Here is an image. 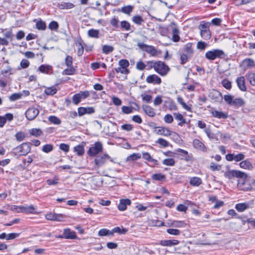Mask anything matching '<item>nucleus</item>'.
Masks as SVG:
<instances>
[{"label":"nucleus","mask_w":255,"mask_h":255,"mask_svg":"<svg viewBox=\"0 0 255 255\" xmlns=\"http://www.w3.org/2000/svg\"><path fill=\"white\" fill-rule=\"evenodd\" d=\"M63 235L64 238L67 239H75L77 238L75 232L71 231L69 228L64 230Z\"/></svg>","instance_id":"nucleus-18"},{"label":"nucleus","mask_w":255,"mask_h":255,"mask_svg":"<svg viewBox=\"0 0 255 255\" xmlns=\"http://www.w3.org/2000/svg\"><path fill=\"white\" fill-rule=\"evenodd\" d=\"M131 204V201L129 199H122L120 200L118 208L120 211H125L127 209V206Z\"/></svg>","instance_id":"nucleus-14"},{"label":"nucleus","mask_w":255,"mask_h":255,"mask_svg":"<svg viewBox=\"0 0 255 255\" xmlns=\"http://www.w3.org/2000/svg\"><path fill=\"white\" fill-rule=\"evenodd\" d=\"M39 111L35 107H30L25 112V115L27 119L29 121L34 120L39 114Z\"/></svg>","instance_id":"nucleus-8"},{"label":"nucleus","mask_w":255,"mask_h":255,"mask_svg":"<svg viewBox=\"0 0 255 255\" xmlns=\"http://www.w3.org/2000/svg\"><path fill=\"white\" fill-rule=\"evenodd\" d=\"M179 241L177 240H165L160 241L159 244L162 246L172 247L177 245Z\"/></svg>","instance_id":"nucleus-16"},{"label":"nucleus","mask_w":255,"mask_h":255,"mask_svg":"<svg viewBox=\"0 0 255 255\" xmlns=\"http://www.w3.org/2000/svg\"><path fill=\"white\" fill-rule=\"evenodd\" d=\"M142 109L145 114L150 117H153L156 114L153 108L150 106L143 105Z\"/></svg>","instance_id":"nucleus-20"},{"label":"nucleus","mask_w":255,"mask_h":255,"mask_svg":"<svg viewBox=\"0 0 255 255\" xmlns=\"http://www.w3.org/2000/svg\"><path fill=\"white\" fill-rule=\"evenodd\" d=\"M72 101L73 103L76 105H77L80 103L81 100L80 99V95H78V93L75 94L73 96Z\"/></svg>","instance_id":"nucleus-64"},{"label":"nucleus","mask_w":255,"mask_h":255,"mask_svg":"<svg viewBox=\"0 0 255 255\" xmlns=\"http://www.w3.org/2000/svg\"><path fill=\"white\" fill-rule=\"evenodd\" d=\"M186 224L182 221H173L169 226H172L176 228H183Z\"/></svg>","instance_id":"nucleus-34"},{"label":"nucleus","mask_w":255,"mask_h":255,"mask_svg":"<svg viewBox=\"0 0 255 255\" xmlns=\"http://www.w3.org/2000/svg\"><path fill=\"white\" fill-rule=\"evenodd\" d=\"M158 128L157 134L165 136H168L171 135V131L168 128L163 127H159Z\"/></svg>","instance_id":"nucleus-21"},{"label":"nucleus","mask_w":255,"mask_h":255,"mask_svg":"<svg viewBox=\"0 0 255 255\" xmlns=\"http://www.w3.org/2000/svg\"><path fill=\"white\" fill-rule=\"evenodd\" d=\"M176 151L178 152V155L181 159L186 161L192 160V155L191 153L189 154L187 151L181 148H178Z\"/></svg>","instance_id":"nucleus-11"},{"label":"nucleus","mask_w":255,"mask_h":255,"mask_svg":"<svg viewBox=\"0 0 255 255\" xmlns=\"http://www.w3.org/2000/svg\"><path fill=\"white\" fill-rule=\"evenodd\" d=\"M65 63L67 67L73 66L72 57L69 55H67L65 59Z\"/></svg>","instance_id":"nucleus-60"},{"label":"nucleus","mask_w":255,"mask_h":255,"mask_svg":"<svg viewBox=\"0 0 255 255\" xmlns=\"http://www.w3.org/2000/svg\"><path fill=\"white\" fill-rule=\"evenodd\" d=\"M236 83L239 89L245 92L247 91V87L245 84V79L243 76L239 77L236 79Z\"/></svg>","instance_id":"nucleus-15"},{"label":"nucleus","mask_w":255,"mask_h":255,"mask_svg":"<svg viewBox=\"0 0 255 255\" xmlns=\"http://www.w3.org/2000/svg\"><path fill=\"white\" fill-rule=\"evenodd\" d=\"M221 83L223 86L227 90H230L232 88L231 82L227 79H223Z\"/></svg>","instance_id":"nucleus-55"},{"label":"nucleus","mask_w":255,"mask_h":255,"mask_svg":"<svg viewBox=\"0 0 255 255\" xmlns=\"http://www.w3.org/2000/svg\"><path fill=\"white\" fill-rule=\"evenodd\" d=\"M246 179H243L244 181H239L238 183V188L242 190L250 191L252 189V185L251 183L247 180Z\"/></svg>","instance_id":"nucleus-12"},{"label":"nucleus","mask_w":255,"mask_h":255,"mask_svg":"<svg viewBox=\"0 0 255 255\" xmlns=\"http://www.w3.org/2000/svg\"><path fill=\"white\" fill-rule=\"evenodd\" d=\"M156 143L164 147L168 146L169 144V142L166 140L162 138H159L156 141Z\"/></svg>","instance_id":"nucleus-58"},{"label":"nucleus","mask_w":255,"mask_h":255,"mask_svg":"<svg viewBox=\"0 0 255 255\" xmlns=\"http://www.w3.org/2000/svg\"><path fill=\"white\" fill-rule=\"evenodd\" d=\"M119 20L118 18L116 16H114L110 20V24L114 26L115 28H119Z\"/></svg>","instance_id":"nucleus-63"},{"label":"nucleus","mask_w":255,"mask_h":255,"mask_svg":"<svg viewBox=\"0 0 255 255\" xmlns=\"http://www.w3.org/2000/svg\"><path fill=\"white\" fill-rule=\"evenodd\" d=\"M51 69V66L46 65H41L38 68V70L43 73H47Z\"/></svg>","instance_id":"nucleus-43"},{"label":"nucleus","mask_w":255,"mask_h":255,"mask_svg":"<svg viewBox=\"0 0 255 255\" xmlns=\"http://www.w3.org/2000/svg\"><path fill=\"white\" fill-rule=\"evenodd\" d=\"M245 157V155L243 153H239L237 154L234 153H228L226 155V159L228 161H235L239 162L243 160Z\"/></svg>","instance_id":"nucleus-10"},{"label":"nucleus","mask_w":255,"mask_h":255,"mask_svg":"<svg viewBox=\"0 0 255 255\" xmlns=\"http://www.w3.org/2000/svg\"><path fill=\"white\" fill-rule=\"evenodd\" d=\"M133 9V6L130 5L123 6L121 8V11L129 15Z\"/></svg>","instance_id":"nucleus-39"},{"label":"nucleus","mask_w":255,"mask_h":255,"mask_svg":"<svg viewBox=\"0 0 255 255\" xmlns=\"http://www.w3.org/2000/svg\"><path fill=\"white\" fill-rule=\"evenodd\" d=\"M212 116L216 118L226 119L228 118V114L221 111L215 110L212 112Z\"/></svg>","instance_id":"nucleus-23"},{"label":"nucleus","mask_w":255,"mask_h":255,"mask_svg":"<svg viewBox=\"0 0 255 255\" xmlns=\"http://www.w3.org/2000/svg\"><path fill=\"white\" fill-rule=\"evenodd\" d=\"M146 82L148 83L153 84H160L161 78L155 74L150 75L146 79Z\"/></svg>","instance_id":"nucleus-13"},{"label":"nucleus","mask_w":255,"mask_h":255,"mask_svg":"<svg viewBox=\"0 0 255 255\" xmlns=\"http://www.w3.org/2000/svg\"><path fill=\"white\" fill-rule=\"evenodd\" d=\"M225 101L229 105L232 106L233 102V96L230 95H226L224 97Z\"/></svg>","instance_id":"nucleus-59"},{"label":"nucleus","mask_w":255,"mask_h":255,"mask_svg":"<svg viewBox=\"0 0 255 255\" xmlns=\"http://www.w3.org/2000/svg\"><path fill=\"white\" fill-rule=\"evenodd\" d=\"M88 35L90 37L98 38H99V30L94 29H90L88 31Z\"/></svg>","instance_id":"nucleus-31"},{"label":"nucleus","mask_w":255,"mask_h":255,"mask_svg":"<svg viewBox=\"0 0 255 255\" xmlns=\"http://www.w3.org/2000/svg\"><path fill=\"white\" fill-rule=\"evenodd\" d=\"M249 208V205L248 203H238L235 206V208L236 210L240 212H243Z\"/></svg>","instance_id":"nucleus-27"},{"label":"nucleus","mask_w":255,"mask_h":255,"mask_svg":"<svg viewBox=\"0 0 255 255\" xmlns=\"http://www.w3.org/2000/svg\"><path fill=\"white\" fill-rule=\"evenodd\" d=\"M36 27L38 30H44L46 27V23L40 19L36 23Z\"/></svg>","instance_id":"nucleus-46"},{"label":"nucleus","mask_w":255,"mask_h":255,"mask_svg":"<svg viewBox=\"0 0 255 255\" xmlns=\"http://www.w3.org/2000/svg\"><path fill=\"white\" fill-rule=\"evenodd\" d=\"M19 208V212H24L26 213H34L35 212V208L33 205L24 207L19 206L17 207Z\"/></svg>","instance_id":"nucleus-22"},{"label":"nucleus","mask_w":255,"mask_h":255,"mask_svg":"<svg viewBox=\"0 0 255 255\" xmlns=\"http://www.w3.org/2000/svg\"><path fill=\"white\" fill-rule=\"evenodd\" d=\"M193 145L194 147L197 150H201L204 152L207 151V148L204 143L198 139H195L193 140Z\"/></svg>","instance_id":"nucleus-17"},{"label":"nucleus","mask_w":255,"mask_h":255,"mask_svg":"<svg viewBox=\"0 0 255 255\" xmlns=\"http://www.w3.org/2000/svg\"><path fill=\"white\" fill-rule=\"evenodd\" d=\"M132 21L133 23L138 25H141L144 22L142 17L138 15L133 16L132 18Z\"/></svg>","instance_id":"nucleus-36"},{"label":"nucleus","mask_w":255,"mask_h":255,"mask_svg":"<svg viewBox=\"0 0 255 255\" xmlns=\"http://www.w3.org/2000/svg\"><path fill=\"white\" fill-rule=\"evenodd\" d=\"M185 52L186 54L190 56L193 53V49L192 44L190 43H187L185 46Z\"/></svg>","instance_id":"nucleus-56"},{"label":"nucleus","mask_w":255,"mask_h":255,"mask_svg":"<svg viewBox=\"0 0 255 255\" xmlns=\"http://www.w3.org/2000/svg\"><path fill=\"white\" fill-rule=\"evenodd\" d=\"M240 163V167L243 169L249 170H252L254 169L253 164L251 163L249 159H247L241 161Z\"/></svg>","instance_id":"nucleus-19"},{"label":"nucleus","mask_w":255,"mask_h":255,"mask_svg":"<svg viewBox=\"0 0 255 255\" xmlns=\"http://www.w3.org/2000/svg\"><path fill=\"white\" fill-rule=\"evenodd\" d=\"M114 49V47L111 45H104L102 47L103 53L106 54L112 52Z\"/></svg>","instance_id":"nucleus-47"},{"label":"nucleus","mask_w":255,"mask_h":255,"mask_svg":"<svg viewBox=\"0 0 255 255\" xmlns=\"http://www.w3.org/2000/svg\"><path fill=\"white\" fill-rule=\"evenodd\" d=\"M49 121L55 125H59L61 123V120L56 116H51L48 118Z\"/></svg>","instance_id":"nucleus-51"},{"label":"nucleus","mask_w":255,"mask_h":255,"mask_svg":"<svg viewBox=\"0 0 255 255\" xmlns=\"http://www.w3.org/2000/svg\"><path fill=\"white\" fill-rule=\"evenodd\" d=\"M174 116L176 120L180 121V122L178 124L179 126H182L184 124L186 123L185 119L181 114L174 113Z\"/></svg>","instance_id":"nucleus-35"},{"label":"nucleus","mask_w":255,"mask_h":255,"mask_svg":"<svg viewBox=\"0 0 255 255\" xmlns=\"http://www.w3.org/2000/svg\"><path fill=\"white\" fill-rule=\"evenodd\" d=\"M102 144L100 142L97 141L95 142L94 146L89 148L87 151V153L90 156H94L102 152Z\"/></svg>","instance_id":"nucleus-7"},{"label":"nucleus","mask_w":255,"mask_h":255,"mask_svg":"<svg viewBox=\"0 0 255 255\" xmlns=\"http://www.w3.org/2000/svg\"><path fill=\"white\" fill-rule=\"evenodd\" d=\"M137 46L140 49L146 52L152 56H154L157 55V51L153 46L148 45L142 42H138Z\"/></svg>","instance_id":"nucleus-6"},{"label":"nucleus","mask_w":255,"mask_h":255,"mask_svg":"<svg viewBox=\"0 0 255 255\" xmlns=\"http://www.w3.org/2000/svg\"><path fill=\"white\" fill-rule=\"evenodd\" d=\"M53 149V146L51 144H46L43 146L42 150L45 153H49Z\"/></svg>","instance_id":"nucleus-53"},{"label":"nucleus","mask_w":255,"mask_h":255,"mask_svg":"<svg viewBox=\"0 0 255 255\" xmlns=\"http://www.w3.org/2000/svg\"><path fill=\"white\" fill-rule=\"evenodd\" d=\"M128 230L124 228H121L119 227H115L112 229L111 232L113 233V235L115 233H118L120 235L125 234L127 232Z\"/></svg>","instance_id":"nucleus-38"},{"label":"nucleus","mask_w":255,"mask_h":255,"mask_svg":"<svg viewBox=\"0 0 255 255\" xmlns=\"http://www.w3.org/2000/svg\"><path fill=\"white\" fill-rule=\"evenodd\" d=\"M31 143L24 142L13 149V153L16 155L24 156L30 152Z\"/></svg>","instance_id":"nucleus-1"},{"label":"nucleus","mask_w":255,"mask_h":255,"mask_svg":"<svg viewBox=\"0 0 255 255\" xmlns=\"http://www.w3.org/2000/svg\"><path fill=\"white\" fill-rule=\"evenodd\" d=\"M224 176L229 179H232L234 177L241 179H245L248 177V175L246 173L237 170L227 171L224 173Z\"/></svg>","instance_id":"nucleus-2"},{"label":"nucleus","mask_w":255,"mask_h":255,"mask_svg":"<svg viewBox=\"0 0 255 255\" xmlns=\"http://www.w3.org/2000/svg\"><path fill=\"white\" fill-rule=\"evenodd\" d=\"M22 95L20 93H13L9 97V100L10 101H15L20 99Z\"/></svg>","instance_id":"nucleus-54"},{"label":"nucleus","mask_w":255,"mask_h":255,"mask_svg":"<svg viewBox=\"0 0 255 255\" xmlns=\"http://www.w3.org/2000/svg\"><path fill=\"white\" fill-rule=\"evenodd\" d=\"M142 158L148 161H151L153 162L155 164H157V160L152 158L149 153L147 152H144L142 153Z\"/></svg>","instance_id":"nucleus-32"},{"label":"nucleus","mask_w":255,"mask_h":255,"mask_svg":"<svg viewBox=\"0 0 255 255\" xmlns=\"http://www.w3.org/2000/svg\"><path fill=\"white\" fill-rule=\"evenodd\" d=\"M151 179L155 181H162L166 179V176L161 173H155L152 175Z\"/></svg>","instance_id":"nucleus-29"},{"label":"nucleus","mask_w":255,"mask_h":255,"mask_svg":"<svg viewBox=\"0 0 255 255\" xmlns=\"http://www.w3.org/2000/svg\"><path fill=\"white\" fill-rule=\"evenodd\" d=\"M108 159H110L112 162H114L113 160L111 159L110 155L108 154L97 155L94 160L96 167L97 168H100L106 163V161Z\"/></svg>","instance_id":"nucleus-5"},{"label":"nucleus","mask_w":255,"mask_h":255,"mask_svg":"<svg viewBox=\"0 0 255 255\" xmlns=\"http://www.w3.org/2000/svg\"><path fill=\"white\" fill-rule=\"evenodd\" d=\"M177 102L180 104L182 108L186 110L187 111L191 112L192 111V105H187L183 101V99L182 97L178 96L177 98Z\"/></svg>","instance_id":"nucleus-24"},{"label":"nucleus","mask_w":255,"mask_h":255,"mask_svg":"<svg viewBox=\"0 0 255 255\" xmlns=\"http://www.w3.org/2000/svg\"><path fill=\"white\" fill-rule=\"evenodd\" d=\"M200 35L202 38L205 40H208L211 38V32L210 30L200 31Z\"/></svg>","instance_id":"nucleus-50"},{"label":"nucleus","mask_w":255,"mask_h":255,"mask_svg":"<svg viewBox=\"0 0 255 255\" xmlns=\"http://www.w3.org/2000/svg\"><path fill=\"white\" fill-rule=\"evenodd\" d=\"M122 112L126 114H129L133 112V108L131 107L123 106L122 107Z\"/></svg>","instance_id":"nucleus-61"},{"label":"nucleus","mask_w":255,"mask_h":255,"mask_svg":"<svg viewBox=\"0 0 255 255\" xmlns=\"http://www.w3.org/2000/svg\"><path fill=\"white\" fill-rule=\"evenodd\" d=\"M154 70L160 75L165 76L169 71V68L164 62L159 61L156 62Z\"/></svg>","instance_id":"nucleus-4"},{"label":"nucleus","mask_w":255,"mask_h":255,"mask_svg":"<svg viewBox=\"0 0 255 255\" xmlns=\"http://www.w3.org/2000/svg\"><path fill=\"white\" fill-rule=\"evenodd\" d=\"M205 57L210 60H214L215 59L223 58L225 56L224 51L222 50L216 49L208 51L205 53Z\"/></svg>","instance_id":"nucleus-3"},{"label":"nucleus","mask_w":255,"mask_h":255,"mask_svg":"<svg viewBox=\"0 0 255 255\" xmlns=\"http://www.w3.org/2000/svg\"><path fill=\"white\" fill-rule=\"evenodd\" d=\"M245 105V102L243 99L241 98H236L233 100V102L232 106L235 107H242Z\"/></svg>","instance_id":"nucleus-28"},{"label":"nucleus","mask_w":255,"mask_h":255,"mask_svg":"<svg viewBox=\"0 0 255 255\" xmlns=\"http://www.w3.org/2000/svg\"><path fill=\"white\" fill-rule=\"evenodd\" d=\"M59 27V24L57 21H52L48 25V28L51 30L57 31Z\"/></svg>","instance_id":"nucleus-52"},{"label":"nucleus","mask_w":255,"mask_h":255,"mask_svg":"<svg viewBox=\"0 0 255 255\" xmlns=\"http://www.w3.org/2000/svg\"><path fill=\"white\" fill-rule=\"evenodd\" d=\"M57 91L54 87H47L45 89L44 93L47 95H53L56 93Z\"/></svg>","instance_id":"nucleus-42"},{"label":"nucleus","mask_w":255,"mask_h":255,"mask_svg":"<svg viewBox=\"0 0 255 255\" xmlns=\"http://www.w3.org/2000/svg\"><path fill=\"white\" fill-rule=\"evenodd\" d=\"M141 157V155L139 153H134L127 157V161H133L139 159Z\"/></svg>","instance_id":"nucleus-48"},{"label":"nucleus","mask_w":255,"mask_h":255,"mask_svg":"<svg viewBox=\"0 0 255 255\" xmlns=\"http://www.w3.org/2000/svg\"><path fill=\"white\" fill-rule=\"evenodd\" d=\"M209 97L212 102L214 103H220L223 100L222 93L215 90H213L210 92Z\"/></svg>","instance_id":"nucleus-9"},{"label":"nucleus","mask_w":255,"mask_h":255,"mask_svg":"<svg viewBox=\"0 0 255 255\" xmlns=\"http://www.w3.org/2000/svg\"><path fill=\"white\" fill-rule=\"evenodd\" d=\"M119 64L121 67L124 68L125 69H127L129 65L128 61L126 59L120 60L119 62Z\"/></svg>","instance_id":"nucleus-62"},{"label":"nucleus","mask_w":255,"mask_h":255,"mask_svg":"<svg viewBox=\"0 0 255 255\" xmlns=\"http://www.w3.org/2000/svg\"><path fill=\"white\" fill-rule=\"evenodd\" d=\"M29 133L31 135L35 137L40 136L42 134V130L39 128H32L29 130Z\"/></svg>","instance_id":"nucleus-44"},{"label":"nucleus","mask_w":255,"mask_h":255,"mask_svg":"<svg viewBox=\"0 0 255 255\" xmlns=\"http://www.w3.org/2000/svg\"><path fill=\"white\" fill-rule=\"evenodd\" d=\"M76 43V45L79 46L77 51V55L78 56H81L84 53V47L83 45V41L81 39H80L77 41Z\"/></svg>","instance_id":"nucleus-26"},{"label":"nucleus","mask_w":255,"mask_h":255,"mask_svg":"<svg viewBox=\"0 0 255 255\" xmlns=\"http://www.w3.org/2000/svg\"><path fill=\"white\" fill-rule=\"evenodd\" d=\"M74 151L76 152L78 156H82L84 154V148L83 145H78L74 147Z\"/></svg>","instance_id":"nucleus-33"},{"label":"nucleus","mask_w":255,"mask_h":255,"mask_svg":"<svg viewBox=\"0 0 255 255\" xmlns=\"http://www.w3.org/2000/svg\"><path fill=\"white\" fill-rule=\"evenodd\" d=\"M162 163L167 166H174L175 162L173 158H166L162 161Z\"/></svg>","instance_id":"nucleus-57"},{"label":"nucleus","mask_w":255,"mask_h":255,"mask_svg":"<svg viewBox=\"0 0 255 255\" xmlns=\"http://www.w3.org/2000/svg\"><path fill=\"white\" fill-rule=\"evenodd\" d=\"M248 80L250 83L252 85L255 86V73L253 72H250L247 75Z\"/></svg>","instance_id":"nucleus-41"},{"label":"nucleus","mask_w":255,"mask_h":255,"mask_svg":"<svg viewBox=\"0 0 255 255\" xmlns=\"http://www.w3.org/2000/svg\"><path fill=\"white\" fill-rule=\"evenodd\" d=\"M189 183L192 186H199L202 183V181L200 177H192L190 178Z\"/></svg>","instance_id":"nucleus-25"},{"label":"nucleus","mask_w":255,"mask_h":255,"mask_svg":"<svg viewBox=\"0 0 255 255\" xmlns=\"http://www.w3.org/2000/svg\"><path fill=\"white\" fill-rule=\"evenodd\" d=\"M98 235L99 236H113V233L111 231L107 229H102L99 230Z\"/></svg>","instance_id":"nucleus-45"},{"label":"nucleus","mask_w":255,"mask_h":255,"mask_svg":"<svg viewBox=\"0 0 255 255\" xmlns=\"http://www.w3.org/2000/svg\"><path fill=\"white\" fill-rule=\"evenodd\" d=\"M121 27L122 29L129 31L131 30V25L129 22L126 20H123L121 22Z\"/></svg>","instance_id":"nucleus-37"},{"label":"nucleus","mask_w":255,"mask_h":255,"mask_svg":"<svg viewBox=\"0 0 255 255\" xmlns=\"http://www.w3.org/2000/svg\"><path fill=\"white\" fill-rule=\"evenodd\" d=\"M243 63L245 64L247 68L253 67L255 66L254 60L251 58H246L244 59Z\"/></svg>","instance_id":"nucleus-40"},{"label":"nucleus","mask_w":255,"mask_h":255,"mask_svg":"<svg viewBox=\"0 0 255 255\" xmlns=\"http://www.w3.org/2000/svg\"><path fill=\"white\" fill-rule=\"evenodd\" d=\"M68 67V68L65 69L63 71V74L66 75H73L76 71V69L73 67V66H70Z\"/></svg>","instance_id":"nucleus-49"},{"label":"nucleus","mask_w":255,"mask_h":255,"mask_svg":"<svg viewBox=\"0 0 255 255\" xmlns=\"http://www.w3.org/2000/svg\"><path fill=\"white\" fill-rule=\"evenodd\" d=\"M172 40L174 42H178L180 40V37L179 36V31L176 27H174L172 31Z\"/></svg>","instance_id":"nucleus-30"}]
</instances>
